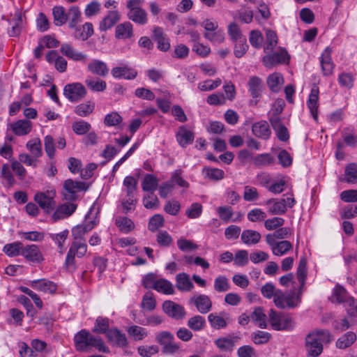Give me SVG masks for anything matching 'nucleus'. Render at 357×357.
<instances>
[{"label": "nucleus", "mask_w": 357, "mask_h": 357, "mask_svg": "<svg viewBox=\"0 0 357 357\" xmlns=\"http://www.w3.org/2000/svg\"><path fill=\"white\" fill-rule=\"evenodd\" d=\"M74 342L76 349L79 351L89 352L93 349L103 353L109 351L100 336H75Z\"/></svg>", "instance_id": "f257e3e1"}, {"label": "nucleus", "mask_w": 357, "mask_h": 357, "mask_svg": "<svg viewBox=\"0 0 357 357\" xmlns=\"http://www.w3.org/2000/svg\"><path fill=\"white\" fill-rule=\"evenodd\" d=\"M143 2L144 0H129L126 3L128 18L139 25L146 24L148 22V14L142 7Z\"/></svg>", "instance_id": "f03ea898"}, {"label": "nucleus", "mask_w": 357, "mask_h": 357, "mask_svg": "<svg viewBox=\"0 0 357 357\" xmlns=\"http://www.w3.org/2000/svg\"><path fill=\"white\" fill-rule=\"evenodd\" d=\"M296 204L293 197H288L280 199H270L265 202L268 212L271 215H283L287 208H292Z\"/></svg>", "instance_id": "7ed1b4c3"}, {"label": "nucleus", "mask_w": 357, "mask_h": 357, "mask_svg": "<svg viewBox=\"0 0 357 357\" xmlns=\"http://www.w3.org/2000/svg\"><path fill=\"white\" fill-rule=\"evenodd\" d=\"M268 319L271 327L276 331H288L292 329L294 326L292 318L282 315L273 309L270 310Z\"/></svg>", "instance_id": "20e7f679"}, {"label": "nucleus", "mask_w": 357, "mask_h": 357, "mask_svg": "<svg viewBox=\"0 0 357 357\" xmlns=\"http://www.w3.org/2000/svg\"><path fill=\"white\" fill-rule=\"evenodd\" d=\"M56 195L54 189L39 192L35 195L34 200L45 213H49L56 207Z\"/></svg>", "instance_id": "39448f33"}, {"label": "nucleus", "mask_w": 357, "mask_h": 357, "mask_svg": "<svg viewBox=\"0 0 357 357\" xmlns=\"http://www.w3.org/2000/svg\"><path fill=\"white\" fill-rule=\"evenodd\" d=\"M63 95L70 102H78L86 96V89L82 83H70L64 86Z\"/></svg>", "instance_id": "423d86ee"}, {"label": "nucleus", "mask_w": 357, "mask_h": 357, "mask_svg": "<svg viewBox=\"0 0 357 357\" xmlns=\"http://www.w3.org/2000/svg\"><path fill=\"white\" fill-rule=\"evenodd\" d=\"M87 252L86 241H73L66 258V266L70 267L75 264V257H84Z\"/></svg>", "instance_id": "0eeeda50"}, {"label": "nucleus", "mask_w": 357, "mask_h": 357, "mask_svg": "<svg viewBox=\"0 0 357 357\" xmlns=\"http://www.w3.org/2000/svg\"><path fill=\"white\" fill-rule=\"evenodd\" d=\"M248 91L252 99L250 102V105H257L259 99L264 90V84L261 78L257 76H252L248 82Z\"/></svg>", "instance_id": "6e6552de"}, {"label": "nucleus", "mask_w": 357, "mask_h": 357, "mask_svg": "<svg viewBox=\"0 0 357 357\" xmlns=\"http://www.w3.org/2000/svg\"><path fill=\"white\" fill-rule=\"evenodd\" d=\"M289 56L284 49H280L278 51L271 54L266 53L263 57L264 65L267 68H272L276 65L287 63Z\"/></svg>", "instance_id": "1a4fd4ad"}, {"label": "nucleus", "mask_w": 357, "mask_h": 357, "mask_svg": "<svg viewBox=\"0 0 357 357\" xmlns=\"http://www.w3.org/2000/svg\"><path fill=\"white\" fill-rule=\"evenodd\" d=\"M84 189L85 183L84 182L68 179L63 183V197L66 200H75L77 198V192Z\"/></svg>", "instance_id": "9d476101"}, {"label": "nucleus", "mask_w": 357, "mask_h": 357, "mask_svg": "<svg viewBox=\"0 0 357 357\" xmlns=\"http://www.w3.org/2000/svg\"><path fill=\"white\" fill-rule=\"evenodd\" d=\"M211 326L215 329L225 328L231 321L230 314L225 311L218 313H211L208 316Z\"/></svg>", "instance_id": "9b49d317"}, {"label": "nucleus", "mask_w": 357, "mask_h": 357, "mask_svg": "<svg viewBox=\"0 0 357 357\" xmlns=\"http://www.w3.org/2000/svg\"><path fill=\"white\" fill-rule=\"evenodd\" d=\"M162 310L165 314L174 319H182L185 316L184 307L172 301H166L162 304Z\"/></svg>", "instance_id": "f8f14e48"}, {"label": "nucleus", "mask_w": 357, "mask_h": 357, "mask_svg": "<svg viewBox=\"0 0 357 357\" xmlns=\"http://www.w3.org/2000/svg\"><path fill=\"white\" fill-rule=\"evenodd\" d=\"M190 303L202 314H206L212 309V301L206 294L194 295L190 298Z\"/></svg>", "instance_id": "ddd939ff"}, {"label": "nucleus", "mask_w": 357, "mask_h": 357, "mask_svg": "<svg viewBox=\"0 0 357 357\" xmlns=\"http://www.w3.org/2000/svg\"><path fill=\"white\" fill-rule=\"evenodd\" d=\"M93 331L96 333H107V335H122L116 328H110L109 319L107 317H98L96 319Z\"/></svg>", "instance_id": "4468645a"}, {"label": "nucleus", "mask_w": 357, "mask_h": 357, "mask_svg": "<svg viewBox=\"0 0 357 357\" xmlns=\"http://www.w3.org/2000/svg\"><path fill=\"white\" fill-rule=\"evenodd\" d=\"M77 204L72 202H66L57 206L52 215V219L56 222L67 218L72 215L77 209Z\"/></svg>", "instance_id": "2eb2a0df"}, {"label": "nucleus", "mask_w": 357, "mask_h": 357, "mask_svg": "<svg viewBox=\"0 0 357 357\" xmlns=\"http://www.w3.org/2000/svg\"><path fill=\"white\" fill-rule=\"evenodd\" d=\"M157 342L161 345L165 354H173L180 350V345L175 342L174 336H158Z\"/></svg>", "instance_id": "dca6fc26"}, {"label": "nucleus", "mask_w": 357, "mask_h": 357, "mask_svg": "<svg viewBox=\"0 0 357 357\" xmlns=\"http://www.w3.org/2000/svg\"><path fill=\"white\" fill-rule=\"evenodd\" d=\"M332 50L327 47L321 53L319 58L321 71L324 76L332 75L335 65L331 58Z\"/></svg>", "instance_id": "f3484780"}, {"label": "nucleus", "mask_w": 357, "mask_h": 357, "mask_svg": "<svg viewBox=\"0 0 357 357\" xmlns=\"http://www.w3.org/2000/svg\"><path fill=\"white\" fill-rule=\"evenodd\" d=\"M96 225V222L93 220L87 223L78 225L72 228L71 233L73 241H86L84 236L91 231Z\"/></svg>", "instance_id": "a211bd4d"}, {"label": "nucleus", "mask_w": 357, "mask_h": 357, "mask_svg": "<svg viewBox=\"0 0 357 357\" xmlns=\"http://www.w3.org/2000/svg\"><path fill=\"white\" fill-rule=\"evenodd\" d=\"M111 73L115 79L123 78L128 80L134 79L137 75V70L126 65L114 67L111 70Z\"/></svg>", "instance_id": "6ab92c4d"}, {"label": "nucleus", "mask_w": 357, "mask_h": 357, "mask_svg": "<svg viewBox=\"0 0 357 357\" xmlns=\"http://www.w3.org/2000/svg\"><path fill=\"white\" fill-rule=\"evenodd\" d=\"M22 255L28 261L32 262H41L43 260V255L36 245H23Z\"/></svg>", "instance_id": "aec40b11"}, {"label": "nucleus", "mask_w": 357, "mask_h": 357, "mask_svg": "<svg viewBox=\"0 0 357 357\" xmlns=\"http://www.w3.org/2000/svg\"><path fill=\"white\" fill-rule=\"evenodd\" d=\"M61 52L68 59L75 61H80L85 63L87 60V55L82 52H77L70 45L63 43L60 48Z\"/></svg>", "instance_id": "412c9836"}, {"label": "nucleus", "mask_w": 357, "mask_h": 357, "mask_svg": "<svg viewBox=\"0 0 357 357\" xmlns=\"http://www.w3.org/2000/svg\"><path fill=\"white\" fill-rule=\"evenodd\" d=\"M87 70L93 75L103 77H106L109 73V68L107 63L98 59L91 61L87 64Z\"/></svg>", "instance_id": "4be33fe9"}, {"label": "nucleus", "mask_w": 357, "mask_h": 357, "mask_svg": "<svg viewBox=\"0 0 357 357\" xmlns=\"http://www.w3.org/2000/svg\"><path fill=\"white\" fill-rule=\"evenodd\" d=\"M319 87L314 85L311 89L310 93L307 102V107L310 111L314 120L317 121L318 119V100H319Z\"/></svg>", "instance_id": "5701e85b"}, {"label": "nucleus", "mask_w": 357, "mask_h": 357, "mask_svg": "<svg viewBox=\"0 0 357 357\" xmlns=\"http://www.w3.org/2000/svg\"><path fill=\"white\" fill-rule=\"evenodd\" d=\"M121 19V14L117 10L109 11L107 15L100 21L99 29L105 31L111 29Z\"/></svg>", "instance_id": "b1692460"}, {"label": "nucleus", "mask_w": 357, "mask_h": 357, "mask_svg": "<svg viewBox=\"0 0 357 357\" xmlns=\"http://www.w3.org/2000/svg\"><path fill=\"white\" fill-rule=\"evenodd\" d=\"M31 287L37 291L48 294H54L56 291V285L46 279L33 280L31 282Z\"/></svg>", "instance_id": "393cba45"}, {"label": "nucleus", "mask_w": 357, "mask_h": 357, "mask_svg": "<svg viewBox=\"0 0 357 357\" xmlns=\"http://www.w3.org/2000/svg\"><path fill=\"white\" fill-rule=\"evenodd\" d=\"M305 344L308 354L311 357H317L322 352L323 346L316 336H307Z\"/></svg>", "instance_id": "a878e982"}, {"label": "nucleus", "mask_w": 357, "mask_h": 357, "mask_svg": "<svg viewBox=\"0 0 357 357\" xmlns=\"http://www.w3.org/2000/svg\"><path fill=\"white\" fill-rule=\"evenodd\" d=\"M176 137L179 145L185 147L188 144L192 143L195 136L191 130H188L185 126H181L178 128Z\"/></svg>", "instance_id": "bb28decb"}, {"label": "nucleus", "mask_w": 357, "mask_h": 357, "mask_svg": "<svg viewBox=\"0 0 357 357\" xmlns=\"http://www.w3.org/2000/svg\"><path fill=\"white\" fill-rule=\"evenodd\" d=\"M252 131L255 136L264 139L270 137L271 131L268 123L266 121H261L252 125Z\"/></svg>", "instance_id": "cd10ccee"}, {"label": "nucleus", "mask_w": 357, "mask_h": 357, "mask_svg": "<svg viewBox=\"0 0 357 357\" xmlns=\"http://www.w3.org/2000/svg\"><path fill=\"white\" fill-rule=\"evenodd\" d=\"M10 127L16 135L23 136L31 132L32 123L28 120L22 119L10 124Z\"/></svg>", "instance_id": "c85d7f7f"}, {"label": "nucleus", "mask_w": 357, "mask_h": 357, "mask_svg": "<svg viewBox=\"0 0 357 357\" xmlns=\"http://www.w3.org/2000/svg\"><path fill=\"white\" fill-rule=\"evenodd\" d=\"M133 35L132 24L130 22H124L118 24L115 29V37L117 39L130 38Z\"/></svg>", "instance_id": "c756f323"}, {"label": "nucleus", "mask_w": 357, "mask_h": 357, "mask_svg": "<svg viewBox=\"0 0 357 357\" xmlns=\"http://www.w3.org/2000/svg\"><path fill=\"white\" fill-rule=\"evenodd\" d=\"M176 287L181 291H190L194 288L189 275L185 273H178L176 276Z\"/></svg>", "instance_id": "7c9ffc66"}, {"label": "nucleus", "mask_w": 357, "mask_h": 357, "mask_svg": "<svg viewBox=\"0 0 357 357\" xmlns=\"http://www.w3.org/2000/svg\"><path fill=\"white\" fill-rule=\"evenodd\" d=\"M74 37L76 39L86 40L93 34V27L91 22H86L82 26H75Z\"/></svg>", "instance_id": "2f4dec72"}, {"label": "nucleus", "mask_w": 357, "mask_h": 357, "mask_svg": "<svg viewBox=\"0 0 357 357\" xmlns=\"http://www.w3.org/2000/svg\"><path fill=\"white\" fill-rule=\"evenodd\" d=\"M237 338L232 336H222L215 342L216 346L222 351H231L235 347Z\"/></svg>", "instance_id": "473e14b6"}, {"label": "nucleus", "mask_w": 357, "mask_h": 357, "mask_svg": "<svg viewBox=\"0 0 357 357\" xmlns=\"http://www.w3.org/2000/svg\"><path fill=\"white\" fill-rule=\"evenodd\" d=\"M159 180L153 174H147L144 176L142 182V188L143 191L149 193H154V191L158 187Z\"/></svg>", "instance_id": "72a5a7b5"}, {"label": "nucleus", "mask_w": 357, "mask_h": 357, "mask_svg": "<svg viewBox=\"0 0 357 357\" xmlns=\"http://www.w3.org/2000/svg\"><path fill=\"white\" fill-rule=\"evenodd\" d=\"M261 236L259 232L252 229L244 230L241 236L242 242L245 245H255L260 241Z\"/></svg>", "instance_id": "f704fd0d"}, {"label": "nucleus", "mask_w": 357, "mask_h": 357, "mask_svg": "<svg viewBox=\"0 0 357 357\" xmlns=\"http://www.w3.org/2000/svg\"><path fill=\"white\" fill-rule=\"evenodd\" d=\"M250 319L258 327L261 328H266L267 327L266 315L264 313L261 307L255 308L250 314Z\"/></svg>", "instance_id": "c9c22d12"}, {"label": "nucleus", "mask_w": 357, "mask_h": 357, "mask_svg": "<svg viewBox=\"0 0 357 357\" xmlns=\"http://www.w3.org/2000/svg\"><path fill=\"white\" fill-rule=\"evenodd\" d=\"M275 158L271 153L258 154L252 158L253 164L257 167H264L273 165Z\"/></svg>", "instance_id": "e433bc0d"}, {"label": "nucleus", "mask_w": 357, "mask_h": 357, "mask_svg": "<svg viewBox=\"0 0 357 357\" xmlns=\"http://www.w3.org/2000/svg\"><path fill=\"white\" fill-rule=\"evenodd\" d=\"M284 83V78L280 73H275L269 75L267 78V84L270 90L273 92H278L281 86Z\"/></svg>", "instance_id": "4c0bfd02"}, {"label": "nucleus", "mask_w": 357, "mask_h": 357, "mask_svg": "<svg viewBox=\"0 0 357 357\" xmlns=\"http://www.w3.org/2000/svg\"><path fill=\"white\" fill-rule=\"evenodd\" d=\"M349 297L350 296L347 295L346 289L343 287L337 284L334 287L330 299L333 303H344Z\"/></svg>", "instance_id": "58836bf2"}, {"label": "nucleus", "mask_w": 357, "mask_h": 357, "mask_svg": "<svg viewBox=\"0 0 357 357\" xmlns=\"http://www.w3.org/2000/svg\"><path fill=\"white\" fill-rule=\"evenodd\" d=\"M115 225L121 231L128 234L135 228L134 222L127 217L119 216L115 219Z\"/></svg>", "instance_id": "ea45409f"}, {"label": "nucleus", "mask_w": 357, "mask_h": 357, "mask_svg": "<svg viewBox=\"0 0 357 357\" xmlns=\"http://www.w3.org/2000/svg\"><path fill=\"white\" fill-rule=\"evenodd\" d=\"M54 23L56 26H61L68 21L67 13L63 6H56L52 8Z\"/></svg>", "instance_id": "a19ab883"}, {"label": "nucleus", "mask_w": 357, "mask_h": 357, "mask_svg": "<svg viewBox=\"0 0 357 357\" xmlns=\"http://www.w3.org/2000/svg\"><path fill=\"white\" fill-rule=\"evenodd\" d=\"M303 288L300 287V289L297 294L294 291H291L287 295H286V307L294 308L299 305L301 302V294L303 292Z\"/></svg>", "instance_id": "79ce46f5"}, {"label": "nucleus", "mask_w": 357, "mask_h": 357, "mask_svg": "<svg viewBox=\"0 0 357 357\" xmlns=\"http://www.w3.org/2000/svg\"><path fill=\"white\" fill-rule=\"evenodd\" d=\"M85 84L91 91L95 92L104 91L107 87L105 81L99 78L87 77L85 79Z\"/></svg>", "instance_id": "37998d69"}, {"label": "nucleus", "mask_w": 357, "mask_h": 357, "mask_svg": "<svg viewBox=\"0 0 357 357\" xmlns=\"http://www.w3.org/2000/svg\"><path fill=\"white\" fill-rule=\"evenodd\" d=\"M81 11L77 6H71L67 13L68 20H69L68 26L71 29L75 28L81 21Z\"/></svg>", "instance_id": "c03bdc74"}, {"label": "nucleus", "mask_w": 357, "mask_h": 357, "mask_svg": "<svg viewBox=\"0 0 357 357\" xmlns=\"http://www.w3.org/2000/svg\"><path fill=\"white\" fill-rule=\"evenodd\" d=\"M154 289L166 295H171L174 293L172 283L164 278L158 280Z\"/></svg>", "instance_id": "a18cd8bd"}, {"label": "nucleus", "mask_w": 357, "mask_h": 357, "mask_svg": "<svg viewBox=\"0 0 357 357\" xmlns=\"http://www.w3.org/2000/svg\"><path fill=\"white\" fill-rule=\"evenodd\" d=\"M278 44V36L275 31L267 30L266 32V43L264 47L265 53H271Z\"/></svg>", "instance_id": "49530a36"}, {"label": "nucleus", "mask_w": 357, "mask_h": 357, "mask_svg": "<svg viewBox=\"0 0 357 357\" xmlns=\"http://www.w3.org/2000/svg\"><path fill=\"white\" fill-rule=\"evenodd\" d=\"M69 231L68 229H65L58 234H51V239L55 242L58 245L59 252L60 254H63L65 252L64 243L68 236Z\"/></svg>", "instance_id": "de8ad7c7"}, {"label": "nucleus", "mask_w": 357, "mask_h": 357, "mask_svg": "<svg viewBox=\"0 0 357 357\" xmlns=\"http://www.w3.org/2000/svg\"><path fill=\"white\" fill-rule=\"evenodd\" d=\"M22 249L23 244L21 242L16 241L5 245L3 248V251L8 257H13L19 255H22Z\"/></svg>", "instance_id": "09e8293b"}, {"label": "nucleus", "mask_w": 357, "mask_h": 357, "mask_svg": "<svg viewBox=\"0 0 357 357\" xmlns=\"http://www.w3.org/2000/svg\"><path fill=\"white\" fill-rule=\"evenodd\" d=\"M26 146L34 158H39L43 155L42 143L39 138L29 140Z\"/></svg>", "instance_id": "8fccbe9b"}, {"label": "nucleus", "mask_w": 357, "mask_h": 357, "mask_svg": "<svg viewBox=\"0 0 357 357\" xmlns=\"http://www.w3.org/2000/svg\"><path fill=\"white\" fill-rule=\"evenodd\" d=\"M94 107V102L88 101L77 105L74 109V112L79 116H87L93 112Z\"/></svg>", "instance_id": "3c124183"}, {"label": "nucleus", "mask_w": 357, "mask_h": 357, "mask_svg": "<svg viewBox=\"0 0 357 357\" xmlns=\"http://www.w3.org/2000/svg\"><path fill=\"white\" fill-rule=\"evenodd\" d=\"M296 275L301 284L300 287L303 288L307 277V260L305 257L300 259Z\"/></svg>", "instance_id": "603ef678"}, {"label": "nucleus", "mask_w": 357, "mask_h": 357, "mask_svg": "<svg viewBox=\"0 0 357 357\" xmlns=\"http://www.w3.org/2000/svg\"><path fill=\"white\" fill-rule=\"evenodd\" d=\"M204 38L214 44H220L225 40V33L222 29H217L215 31L205 32Z\"/></svg>", "instance_id": "864d4df0"}, {"label": "nucleus", "mask_w": 357, "mask_h": 357, "mask_svg": "<svg viewBox=\"0 0 357 357\" xmlns=\"http://www.w3.org/2000/svg\"><path fill=\"white\" fill-rule=\"evenodd\" d=\"M156 306V301L154 298L153 293L146 292L142 301L141 307L143 310L146 311H153Z\"/></svg>", "instance_id": "5fc2aeb1"}, {"label": "nucleus", "mask_w": 357, "mask_h": 357, "mask_svg": "<svg viewBox=\"0 0 357 357\" xmlns=\"http://www.w3.org/2000/svg\"><path fill=\"white\" fill-rule=\"evenodd\" d=\"M202 172L205 177L214 181L222 179L225 175L224 171L218 168L204 167Z\"/></svg>", "instance_id": "6e6d98bb"}, {"label": "nucleus", "mask_w": 357, "mask_h": 357, "mask_svg": "<svg viewBox=\"0 0 357 357\" xmlns=\"http://www.w3.org/2000/svg\"><path fill=\"white\" fill-rule=\"evenodd\" d=\"M344 176V180L347 183H357V164L351 163L348 165L345 168Z\"/></svg>", "instance_id": "4d7b16f0"}, {"label": "nucleus", "mask_w": 357, "mask_h": 357, "mask_svg": "<svg viewBox=\"0 0 357 357\" xmlns=\"http://www.w3.org/2000/svg\"><path fill=\"white\" fill-rule=\"evenodd\" d=\"M123 184L126 188V196H135V192L137 190V181L133 176H128L125 177Z\"/></svg>", "instance_id": "13d9d810"}, {"label": "nucleus", "mask_w": 357, "mask_h": 357, "mask_svg": "<svg viewBox=\"0 0 357 357\" xmlns=\"http://www.w3.org/2000/svg\"><path fill=\"white\" fill-rule=\"evenodd\" d=\"M292 244L288 241H282L273 248V254L276 256H282L292 249Z\"/></svg>", "instance_id": "bf43d9fd"}, {"label": "nucleus", "mask_w": 357, "mask_h": 357, "mask_svg": "<svg viewBox=\"0 0 357 357\" xmlns=\"http://www.w3.org/2000/svg\"><path fill=\"white\" fill-rule=\"evenodd\" d=\"M230 289L228 279L224 275L217 277L214 280V289L218 292H225Z\"/></svg>", "instance_id": "052dcab7"}, {"label": "nucleus", "mask_w": 357, "mask_h": 357, "mask_svg": "<svg viewBox=\"0 0 357 357\" xmlns=\"http://www.w3.org/2000/svg\"><path fill=\"white\" fill-rule=\"evenodd\" d=\"M144 206L147 209H156L159 207V200L154 193H148L142 199Z\"/></svg>", "instance_id": "680f3d73"}, {"label": "nucleus", "mask_w": 357, "mask_h": 357, "mask_svg": "<svg viewBox=\"0 0 357 357\" xmlns=\"http://www.w3.org/2000/svg\"><path fill=\"white\" fill-rule=\"evenodd\" d=\"M206 324L205 319L200 315H195L191 317L188 321V326L192 330L198 331L202 330Z\"/></svg>", "instance_id": "e2e57ef3"}, {"label": "nucleus", "mask_w": 357, "mask_h": 357, "mask_svg": "<svg viewBox=\"0 0 357 357\" xmlns=\"http://www.w3.org/2000/svg\"><path fill=\"white\" fill-rule=\"evenodd\" d=\"M22 27V17L20 13L15 14V24L8 31V34L11 37L17 36L20 34Z\"/></svg>", "instance_id": "0e129e2a"}, {"label": "nucleus", "mask_w": 357, "mask_h": 357, "mask_svg": "<svg viewBox=\"0 0 357 357\" xmlns=\"http://www.w3.org/2000/svg\"><path fill=\"white\" fill-rule=\"evenodd\" d=\"M164 225V218L160 214H155L149 220L148 228L151 231H155Z\"/></svg>", "instance_id": "69168bd1"}, {"label": "nucleus", "mask_w": 357, "mask_h": 357, "mask_svg": "<svg viewBox=\"0 0 357 357\" xmlns=\"http://www.w3.org/2000/svg\"><path fill=\"white\" fill-rule=\"evenodd\" d=\"M228 34L231 39L234 41H238L242 40V33L239 26L235 23H230L227 29Z\"/></svg>", "instance_id": "338daca9"}, {"label": "nucleus", "mask_w": 357, "mask_h": 357, "mask_svg": "<svg viewBox=\"0 0 357 357\" xmlns=\"http://www.w3.org/2000/svg\"><path fill=\"white\" fill-rule=\"evenodd\" d=\"M248 252L241 250L236 252L234 257V264L238 266H244L248 263Z\"/></svg>", "instance_id": "774afa93"}]
</instances>
